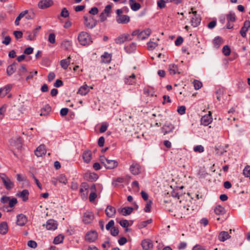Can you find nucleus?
<instances>
[{
    "label": "nucleus",
    "instance_id": "1",
    "mask_svg": "<svg viewBox=\"0 0 250 250\" xmlns=\"http://www.w3.org/2000/svg\"><path fill=\"white\" fill-rule=\"evenodd\" d=\"M100 160L101 163L108 169L114 168L118 165L117 161L114 160L109 159L104 156H101L100 157Z\"/></svg>",
    "mask_w": 250,
    "mask_h": 250
},
{
    "label": "nucleus",
    "instance_id": "2",
    "mask_svg": "<svg viewBox=\"0 0 250 250\" xmlns=\"http://www.w3.org/2000/svg\"><path fill=\"white\" fill-rule=\"evenodd\" d=\"M123 11L122 9H117L116 11L117 16L116 17V21L119 24H126L130 21L129 16L123 15Z\"/></svg>",
    "mask_w": 250,
    "mask_h": 250
},
{
    "label": "nucleus",
    "instance_id": "3",
    "mask_svg": "<svg viewBox=\"0 0 250 250\" xmlns=\"http://www.w3.org/2000/svg\"><path fill=\"white\" fill-rule=\"evenodd\" d=\"M78 41L82 45L89 44L92 42L89 35L86 32H81L78 35Z\"/></svg>",
    "mask_w": 250,
    "mask_h": 250
},
{
    "label": "nucleus",
    "instance_id": "4",
    "mask_svg": "<svg viewBox=\"0 0 250 250\" xmlns=\"http://www.w3.org/2000/svg\"><path fill=\"white\" fill-rule=\"evenodd\" d=\"M84 24L85 26L89 29H92L97 24V21L92 15H85L83 17Z\"/></svg>",
    "mask_w": 250,
    "mask_h": 250
},
{
    "label": "nucleus",
    "instance_id": "5",
    "mask_svg": "<svg viewBox=\"0 0 250 250\" xmlns=\"http://www.w3.org/2000/svg\"><path fill=\"white\" fill-rule=\"evenodd\" d=\"M0 178L7 190H10L13 188L14 183L4 173H0Z\"/></svg>",
    "mask_w": 250,
    "mask_h": 250
},
{
    "label": "nucleus",
    "instance_id": "6",
    "mask_svg": "<svg viewBox=\"0 0 250 250\" xmlns=\"http://www.w3.org/2000/svg\"><path fill=\"white\" fill-rule=\"evenodd\" d=\"M151 30L149 28L139 32V31H134L132 33V36L137 35V38L139 40H143L147 38L151 34Z\"/></svg>",
    "mask_w": 250,
    "mask_h": 250
},
{
    "label": "nucleus",
    "instance_id": "7",
    "mask_svg": "<svg viewBox=\"0 0 250 250\" xmlns=\"http://www.w3.org/2000/svg\"><path fill=\"white\" fill-rule=\"evenodd\" d=\"M191 10L192 11L189 12V14H190L192 13L193 16L191 18L190 23L193 27H197L201 22V18L199 17V16H197V11H193L192 8H191Z\"/></svg>",
    "mask_w": 250,
    "mask_h": 250
},
{
    "label": "nucleus",
    "instance_id": "8",
    "mask_svg": "<svg viewBox=\"0 0 250 250\" xmlns=\"http://www.w3.org/2000/svg\"><path fill=\"white\" fill-rule=\"evenodd\" d=\"M132 39L128 34H124L117 37L115 41L117 44H122L125 42L132 40Z\"/></svg>",
    "mask_w": 250,
    "mask_h": 250
},
{
    "label": "nucleus",
    "instance_id": "9",
    "mask_svg": "<svg viewBox=\"0 0 250 250\" xmlns=\"http://www.w3.org/2000/svg\"><path fill=\"white\" fill-rule=\"evenodd\" d=\"M98 238V234L96 231L92 230L88 232L85 236V240L89 242H93Z\"/></svg>",
    "mask_w": 250,
    "mask_h": 250
},
{
    "label": "nucleus",
    "instance_id": "10",
    "mask_svg": "<svg viewBox=\"0 0 250 250\" xmlns=\"http://www.w3.org/2000/svg\"><path fill=\"white\" fill-rule=\"evenodd\" d=\"M94 215L93 212L90 211H86L84 213L83 216V222L85 224L91 223L94 220Z\"/></svg>",
    "mask_w": 250,
    "mask_h": 250
},
{
    "label": "nucleus",
    "instance_id": "11",
    "mask_svg": "<svg viewBox=\"0 0 250 250\" xmlns=\"http://www.w3.org/2000/svg\"><path fill=\"white\" fill-rule=\"evenodd\" d=\"M89 186L86 183H83L81 185L80 192L83 198L87 197L88 192Z\"/></svg>",
    "mask_w": 250,
    "mask_h": 250
},
{
    "label": "nucleus",
    "instance_id": "12",
    "mask_svg": "<svg viewBox=\"0 0 250 250\" xmlns=\"http://www.w3.org/2000/svg\"><path fill=\"white\" fill-rule=\"evenodd\" d=\"M53 4L52 0H41L38 3V7L40 9H45L49 7Z\"/></svg>",
    "mask_w": 250,
    "mask_h": 250
},
{
    "label": "nucleus",
    "instance_id": "13",
    "mask_svg": "<svg viewBox=\"0 0 250 250\" xmlns=\"http://www.w3.org/2000/svg\"><path fill=\"white\" fill-rule=\"evenodd\" d=\"M27 222L26 216L23 214H20L17 216V224L20 226H23Z\"/></svg>",
    "mask_w": 250,
    "mask_h": 250
},
{
    "label": "nucleus",
    "instance_id": "14",
    "mask_svg": "<svg viewBox=\"0 0 250 250\" xmlns=\"http://www.w3.org/2000/svg\"><path fill=\"white\" fill-rule=\"evenodd\" d=\"M212 122V118L211 117V112L209 111L208 115H205L201 118V124L202 125L207 126Z\"/></svg>",
    "mask_w": 250,
    "mask_h": 250
},
{
    "label": "nucleus",
    "instance_id": "15",
    "mask_svg": "<svg viewBox=\"0 0 250 250\" xmlns=\"http://www.w3.org/2000/svg\"><path fill=\"white\" fill-rule=\"evenodd\" d=\"M141 245L144 250H150L153 248V246L152 241L149 239L143 240Z\"/></svg>",
    "mask_w": 250,
    "mask_h": 250
},
{
    "label": "nucleus",
    "instance_id": "16",
    "mask_svg": "<svg viewBox=\"0 0 250 250\" xmlns=\"http://www.w3.org/2000/svg\"><path fill=\"white\" fill-rule=\"evenodd\" d=\"M57 221L53 219H49L46 222V228L48 230H55L57 228Z\"/></svg>",
    "mask_w": 250,
    "mask_h": 250
},
{
    "label": "nucleus",
    "instance_id": "17",
    "mask_svg": "<svg viewBox=\"0 0 250 250\" xmlns=\"http://www.w3.org/2000/svg\"><path fill=\"white\" fill-rule=\"evenodd\" d=\"M250 27V21H246L243 26L241 28L240 33L243 37H245L246 36V32L248 29Z\"/></svg>",
    "mask_w": 250,
    "mask_h": 250
},
{
    "label": "nucleus",
    "instance_id": "18",
    "mask_svg": "<svg viewBox=\"0 0 250 250\" xmlns=\"http://www.w3.org/2000/svg\"><path fill=\"white\" fill-rule=\"evenodd\" d=\"M174 129V126L171 123H166L162 127V130L164 135L172 132Z\"/></svg>",
    "mask_w": 250,
    "mask_h": 250
},
{
    "label": "nucleus",
    "instance_id": "19",
    "mask_svg": "<svg viewBox=\"0 0 250 250\" xmlns=\"http://www.w3.org/2000/svg\"><path fill=\"white\" fill-rule=\"evenodd\" d=\"M46 153V149L44 145H41L35 151V154L37 157H41Z\"/></svg>",
    "mask_w": 250,
    "mask_h": 250
},
{
    "label": "nucleus",
    "instance_id": "20",
    "mask_svg": "<svg viewBox=\"0 0 250 250\" xmlns=\"http://www.w3.org/2000/svg\"><path fill=\"white\" fill-rule=\"evenodd\" d=\"M116 211L115 208L110 205L107 206L105 210V214L108 217H113L116 213Z\"/></svg>",
    "mask_w": 250,
    "mask_h": 250
},
{
    "label": "nucleus",
    "instance_id": "21",
    "mask_svg": "<svg viewBox=\"0 0 250 250\" xmlns=\"http://www.w3.org/2000/svg\"><path fill=\"white\" fill-rule=\"evenodd\" d=\"M83 159L85 163H89L92 159L91 151L89 150L84 151L83 153Z\"/></svg>",
    "mask_w": 250,
    "mask_h": 250
},
{
    "label": "nucleus",
    "instance_id": "22",
    "mask_svg": "<svg viewBox=\"0 0 250 250\" xmlns=\"http://www.w3.org/2000/svg\"><path fill=\"white\" fill-rule=\"evenodd\" d=\"M12 85L8 84L5 86L0 88V96L1 97H5L11 90Z\"/></svg>",
    "mask_w": 250,
    "mask_h": 250
},
{
    "label": "nucleus",
    "instance_id": "23",
    "mask_svg": "<svg viewBox=\"0 0 250 250\" xmlns=\"http://www.w3.org/2000/svg\"><path fill=\"white\" fill-rule=\"evenodd\" d=\"M131 172L134 175H137L140 173V166L136 163H133L130 167Z\"/></svg>",
    "mask_w": 250,
    "mask_h": 250
},
{
    "label": "nucleus",
    "instance_id": "24",
    "mask_svg": "<svg viewBox=\"0 0 250 250\" xmlns=\"http://www.w3.org/2000/svg\"><path fill=\"white\" fill-rule=\"evenodd\" d=\"M85 178L90 181H95L98 178V175L93 172H89L85 174Z\"/></svg>",
    "mask_w": 250,
    "mask_h": 250
},
{
    "label": "nucleus",
    "instance_id": "25",
    "mask_svg": "<svg viewBox=\"0 0 250 250\" xmlns=\"http://www.w3.org/2000/svg\"><path fill=\"white\" fill-rule=\"evenodd\" d=\"M230 235L227 231H221L218 235V239L222 242H224L230 238Z\"/></svg>",
    "mask_w": 250,
    "mask_h": 250
},
{
    "label": "nucleus",
    "instance_id": "26",
    "mask_svg": "<svg viewBox=\"0 0 250 250\" xmlns=\"http://www.w3.org/2000/svg\"><path fill=\"white\" fill-rule=\"evenodd\" d=\"M8 229V225L6 222H2L0 224V233L4 235L5 234Z\"/></svg>",
    "mask_w": 250,
    "mask_h": 250
},
{
    "label": "nucleus",
    "instance_id": "27",
    "mask_svg": "<svg viewBox=\"0 0 250 250\" xmlns=\"http://www.w3.org/2000/svg\"><path fill=\"white\" fill-rule=\"evenodd\" d=\"M17 63L16 62H14L12 64L9 65L7 68V74L8 76L11 75L13 74L16 70V65Z\"/></svg>",
    "mask_w": 250,
    "mask_h": 250
},
{
    "label": "nucleus",
    "instance_id": "28",
    "mask_svg": "<svg viewBox=\"0 0 250 250\" xmlns=\"http://www.w3.org/2000/svg\"><path fill=\"white\" fill-rule=\"evenodd\" d=\"M70 56H69L66 59L62 60L60 62V65L61 67L64 69H66L68 67L70 63Z\"/></svg>",
    "mask_w": 250,
    "mask_h": 250
},
{
    "label": "nucleus",
    "instance_id": "29",
    "mask_svg": "<svg viewBox=\"0 0 250 250\" xmlns=\"http://www.w3.org/2000/svg\"><path fill=\"white\" fill-rule=\"evenodd\" d=\"M111 60V54L107 52H105L104 55L101 56V62L104 63H109Z\"/></svg>",
    "mask_w": 250,
    "mask_h": 250
},
{
    "label": "nucleus",
    "instance_id": "30",
    "mask_svg": "<svg viewBox=\"0 0 250 250\" xmlns=\"http://www.w3.org/2000/svg\"><path fill=\"white\" fill-rule=\"evenodd\" d=\"M89 91L88 86L85 84L82 86L79 89L78 93L81 95H85Z\"/></svg>",
    "mask_w": 250,
    "mask_h": 250
},
{
    "label": "nucleus",
    "instance_id": "31",
    "mask_svg": "<svg viewBox=\"0 0 250 250\" xmlns=\"http://www.w3.org/2000/svg\"><path fill=\"white\" fill-rule=\"evenodd\" d=\"M168 70L169 73L171 75H174L176 73H180V72H178L177 66L174 64H171L169 65Z\"/></svg>",
    "mask_w": 250,
    "mask_h": 250
},
{
    "label": "nucleus",
    "instance_id": "32",
    "mask_svg": "<svg viewBox=\"0 0 250 250\" xmlns=\"http://www.w3.org/2000/svg\"><path fill=\"white\" fill-rule=\"evenodd\" d=\"M29 192L27 189H24L21 192L18 194V195L20 196L23 201H26L28 199Z\"/></svg>",
    "mask_w": 250,
    "mask_h": 250
},
{
    "label": "nucleus",
    "instance_id": "33",
    "mask_svg": "<svg viewBox=\"0 0 250 250\" xmlns=\"http://www.w3.org/2000/svg\"><path fill=\"white\" fill-rule=\"evenodd\" d=\"M133 210V208L132 207H126L121 209V212L123 215L126 216L131 214Z\"/></svg>",
    "mask_w": 250,
    "mask_h": 250
},
{
    "label": "nucleus",
    "instance_id": "34",
    "mask_svg": "<svg viewBox=\"0 0 250 250\" xmlns=\"http://www.w3.org/2000/svg\"><path fill=\"white\" fill-rule=\"evenodd\" d=\"M214 212L218 215H223L225 213V209L223 207L218 205L215 208Z\"/></svg>",
    "mask_w": 250,
    "mask_h": 250
},
{
    "label": "nucleus",
    "instance_id": "35",
    "mask_svg": "<svg viewBox=\"0 0 250 250\" xmlns=\"http://www.w3.org/2000/svg\"><path fill=\"white\" fill-rule=\"evenodd\" d=\"M64 236L62 234H59L54 239L53 243L55 245L59 244L63 241Z\"/></svg>",
    "mask_w": 250,
    "mask_h": 250
},
{
    "label": "nucleus",
    "instance_id": "36",
    "mask_svg": "<svg viewBox=\"0 0 250 250\" xmlns=\"http://www.w3.org/2000/svg\"><path fill=\"white\" fill-rule=\"evenodd\" d=\"M136 44L135 42H132L129 45L125 47V49L128 53H132L136 49Z\"/></svg>",
    "mask_w": 250,
    "mask_h": 250
},
{
    "label": "nucleus",
    "instance_id": "37",
    "mask_svg": "<svg viewBox=\"0 0 250 250\" xmlns=\"http://www.w3.org/2000/svg\"><path fill=\"white\" fill-rule=\"evenodd\" d=\"M26 34H28V36L26 38L27 40L29 41H34L36 40V38L38 35V33L34 35V31L33 30L32 32L29 31H27L26 32Z\"/></svg>",
    "mask_w": 250,
    "mask_h": 250
},
{
    "label": "nucleus",
    "instance_id": "38",
    "mask_svg": "<svg viewBox=\"0 0 250 250\" xmlns=\"http://www.w3.org/2000/svg\"><path fill=\"white\" fill-rule=\"evenodd\" d=\"M223 41L222 38L217 37L215 38L213 40V44L214 46L218 48L220 45L222 43Z\"/></svg>",
    "mask_w": 250,
    "mask_h": 250
},
{
    "label": "nucleus",
    "instance_id": "39",
    "mask_svg": "<svg viewBox=\"0 0 250 250\" xmlns=\"http://www.w3.org/2000/svg\"><path fill=\"white\" fill-rule=\"evenodd\" d=\"M58 180L60 183L65 185L67 183V180L66 176L63 174H61L58 177Z\"/></svg>",
    "mask_w": 250,
    "mask_h": 250
},
{
    "label": "nucleus",
    "instance_id": "40",
    "mask_svg": "<svg viewBox=\"0 0 250 250\" xmlns=\"http://www.w3.org/2000/svg\"><path fill=\"white\" fill-rule=\"evenodd\" d=\"M193 84L195 89L198 90L202 86V83L198 80H195L193 82Z\"/></svg>",
    "mask_w": 250,
    "mask_h": 250
},
{
    "label": "nucleus",
    "instance_id": "41",
    "mask_svg": "<svg viewBox=\"0 0 250 250\" xmlns=\"http://www.w3.org/2000/svg\"><path fill=\"white\" fill-rule=\"evenodd\" d=\"M227 20L229 22L235 21V16L234 13H230L227 16Z\"/></svg>",
    "mask_w": 250,
    "mask_h": 250
},
{
    "label": "nucleus",
    "instance_id": "42",
    "mask_svg": "<svg viewBox=\"0 0 250 250\" xmlns=\"http://www.w3.org/2000/svg\"><path fill=\"white\" fill-rule=\"evenodd\" d=\"M35 17V14L32 11H28V13L25 15V18L27 20L33 19Z\"/></svg>",
    "mask_w": 250,
    "mask_h": 250
},
{
    "label": "nucleus",
    "instance_id": "43",
    "mask_svg": "<svg viewBox=\"0 0 250 250\" xmlns=\"http://www.w3.org/2000/svg\"><path fill=\"white\" fill-rule=\"evenodd\" d=\"M222 52L225 56H228L230 54V49L229 46L225 45L223 48Z\"/></svg>",
    "mask_w": 250,
    "mask_h": 250
},
{
    "label": "nucleus",
    "instance_id": "44",
    "mask_svg": "<svg viewBox=\"0 0 250 250\" xmlns=\"http://www.w3.org/2000/svg\"><path fill=\"white\" fill-rule=\"evenodd\" d=\"M5 111L6 106L3 105L0 107V121L3 119Z\"/></svg>",
    "mask_w": 250,
    "mask_h": 250
},
{
    "label": "nucleus",
    "instance_id": "45",
    "mask_svg": "<svg viewBox=\"0 0 250 250\" xmlns=\"http://www.w3.org/2000/svg\"><path fill=\"white\" fill-rule=\"evenodd\" d=\"M131 9L133 11H137L141 8V5L140 3L137 2H134L132 3L131 5H130Z\"/></svg>",
    "mask_w": 250,
    "mask_h": 250
},
{
    "label": "nucleus",
    "instance_id": "46",
    "mask_svg": "<svg viewBox=\"0 0 250 250\" xmlns=\"http://www.w3.org/2000/svg\"><path fill=\"white\" fill-rule=\"evenodd\" d=\"M243 174L247 177H250V166H247L243 170Z\"/></svg>",
    "mask_w": 250,
    "mask_h": 250
},
{
    "label": "nucleus",
    "instance_id": "47",
    "mask_svg": "<svg viewBox=\"0 0 250 250\" xmlns=\"http://www.w3.org/2000/svg\"><path fill=\"white\" fill-rule=\"evenodd\" d=\"M157 45V43L151 41L147 43V47L149 50H153Z\"/></svg>",
    "mask_w": 250,
    "mask_h": 250
},
{
    "label": "nucleus",
    "instance_id": "48",
    "mask_svg": "<svg viewBox=\"0 0 250 250\" xmlns=\"http://www.w3.org/2000/svg\"><path fill=\"white\" fill-rule=\"evenodd\" d=\"M18 203L17 200L15 198H13L12 199H10L9 201L8 202L9 207L10 208H13Z\"/></svg>",
    "mask_w": 250,
    "mask_h": 250
},
{
    "label": "nucleus",
    "instance_id": "49",
    "mask_svg": "<svg viewBox=\"0 0 250 250\" xmlns=\"http://www.w3.org/2000/svg\"><path fill=\"white\" fill-rule=\"evenodd\" d=\"M61 16L63 18H67L69 16V13L66 8H63L61 13Z\"/></svg>",
    "mask_w": 250,
    "mask_h": 250
},
{
    "label": "nucleus",
    "instance_id": "50",
    "mask_svg": "<svg viewBox=\"0 0 250 250\" xmlns=\"http://www.w3.org/2000/svg\"><path fill=\"white\" fill-rule=\"evenodd\" d=\"M151 204L152 201L151 200H149L147 202L144 209L145 212H149L150 211Z\"/></svg>",
    "mask_w": 250,
    "mask_h": 250
},
{
    "label": "nucleus",
    "instance_id": "51",
    "mask_svg": "<svg viewBox=\"0 0 250 250\" xmlns=\"http://www.w3.org/2000/svg\"><path fill=\"white\" fill-rule=\"evenodd\" d=\"M119 229L117 228L113 227L110 229L111 234L114 236H116L119 234Z\"/></svg>",
    "mask_w": 250,
    "mask_h": 250
},
{
    "label": "nucleus",
    "instance_id": "52",
    "mask_svg": "<svg viewBox=\"0 0 250 250\" xmlns=\"http://www.w3.org/2000/svg\"><path fill=\"white\" fill-rule=\"evenodd\" d=\"M48 41L51 43H55L56 42L55 35L54 33H51L49 35Z\"/></svg>",
    "mask_w": 250,
    "mask_h": 250
},
{
    "label": "nucleus",
    "instance_id": "53",
    "mask_svg": "<svg viewBox=\"0 0 250 250\" xmlns=\"http://www.w3.org/2000/svg\"><path fill=\"white\" fill-rule=\"evenodd\" d=\"M10 199V197L6 196H3L0 199V202L3 204H5L8 203L9 200Z\"/></svg>",
    "mask_w": 250,
    "mask_h": 250
},
{
    "label": "nucleus",
    "instance_id": "54",
    "mask_svg": "<svg viewBox=\"0 0 250 250\" xmlns=\"http://www.w3.org/2000/svg\"><path fill=\"white\" fill-rule=\"evenodd\" d=\"M194 151L199 153L203 152L204 151V147L201 145H198L194 147Z\"/></svg>",
    "mask_w": 250,
    "mask_h": 250
},
{
    "label": "nucleus",
    "instance_id": "55",
    "mask_svg": "<svg viewBox=\"0 0 250 250\" xmlns=\"http://www.w3.org/2000/svg\"><path fill=\"white\" fill-rule=\"evenodd\" d=\"M121 226L123 228H127L129 226V222L126 220H123L119 222Z\"/></svg>",
    "mask_w": 250,
    "mask_h": 250
},
{
    "label": "nucleus",
    "instance_id": "56",
    "mask_svg": "<svg viewBox=\"0 0 250 250\" xmlns=\"http://www.w3.org/2000/svg\"><path fill=\"white\" fill-rule=\"evenodd\" d=\"M27 245L28 247L32 248H36L37 246V243L33 240H30L27 243Z\"/></svg>",
    "mask_w": 250,
    "mask_h": 250
},
{
    "label": "nucleus",
    "instance_id": "57",
    "mask_svg": "<svg viewBox=\"0 0 250 250\" xmlns=\"http://www.w3.org/2000/svg\"><path fill=\"white\" fill-rule=\"evenodd\" d=\"M13 34L17 39H20L22 37V33L20 31H15Z\"/></svg>",
    "mask_w": 250,
    "mask_h": 250
},
{
    "label": "nucleus",
    "instance_id": "58",
    "mask_svg": "<svg viewBox=\"0 0 250 250\" xmlns=\"http://www.w3.org/2000/svg\"><path fill=\"white\" fill-rule=\"evenodd\" d=\"M111 9V6L109 4L107 5L104 8L103 13H105V14L107 15L108 16H109V14L110 13Z\"/></svg>",
    "mask_w": 250,
    "mask_h": 250
},
{
    "label": "nucleus",
    "instance_id": "59",
    "mask_svg": "<svg viewBox=\"0 0 250 250\" xmlns=\"http://www.w3.org/2000/svg\"><path fill=\"white\" fill-rule=\"evenodd\" d=\"M27 72V69L23 65L21 66L19 69L18 74L20 76H21L22 74L24 73Z\"/></svg>",
    "mask_w": 250,
    "mask_h": 250
},
{
    "label": "nucleus",
    "instance_id": "60",
    "mask_svg": "<svg viewBox=\"0 0 250 250\" xmlns=\"http://www.w3.org/2000/svg\"><path fill=\"white\" fill-rule=\"evenodd\" d=\"M98 11H99L98 9L96 7H92L89 10V13L92 15H95L98 14Z\"/></svg>",
    "mask_w": 250,
    "mask_h": 250
},
{
    "label": "nucleus",
    "instance_id": "61",
    "mask_svg": "<svg viewBox=\"0 0 250 250\" xmlns=\"http://www.w3.org/2000/svg\"><path fill=\"white\" fill-rule=\"evenodd\" d=\"M151 222H152V220L151 219H149V220H148L147 221L142 222L140 224V227L141 228H145V227H146L147 225V224H150Z\"/></svg>",
    "mask_w": 250,
    "mask_h": 250
},
{
    "label": "nucleus",
    "instance_id": "62",
    "mask_svg": "<svg viewBox=\"0 0 250 250\" xmlns=\"http://www.w3.org/2000/svg\"><path fill=\"white\" fill-rule=\"evenodd\" d=\"M157 4L159 8H163L166 6V1L164 0H160L158 1Z\"/></svg>",
    "mask_w": 250,
    "mask_h": 250
},
{
    "label": "nucleus",
    "instance_id": "63",
    "mask_svg": "<svg viewBox=\"0 0 250 250\" xmlns=\"http://www.w3.org/2000/svg\"><path fill=\"white\" fill-rule=\"evenodd\" d=\"M177 111L181 115L185 114L186 111V107L185 106H181L179 107L177 109Z\"/></svg>",
    "mask_w": 250,
    "mask_h": 250
},
{
    "label": "nucleus",
    "instance_id": "64",
    "mask_svg": "<svg viewBox=\"0 0 250 250\" xmlns=\"http://www.w3.org/2000/svg\"><path fill=\"white\" fill-rule=\"evenodd\" d=\"M183 42V39L181 37H178L175 41V44L177 46L181 45Z\"/></svg>",
    "mask_w": 250,
    "mask_h": 250
}]
</instances>
